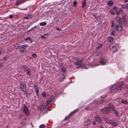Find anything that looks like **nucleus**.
Returning <instances> with one entry per match:
<instances>
[{
    "label": "nucleus",
    "instance_id": "1",
    "mask_svg": "<svg viewBox=\"0 0 128 128\" xmlns=\"http://www.w3.org/2000/svg\"><path fill=\"white\" fill-rule=\"evenodd\" d=\"M123 83V82H121L118 83L112 86L110 89L112 92L114 90H116L117 92L122 90V87L124 84Z\"/></svg>",
    "mask_w": 128,
    "mask_h": 128
},
{
    "label": "nucleus",
    "instance_id": "2",
    "mask_svg": "<svg viewBox=\"0 0 128 128\" xmlns=\"http://www.w3.org/2000/svg\"><path fill=\"white\" fill-rule=\"evenodd\" d=\"M126 15L125 14H122V18H120L118 16H116V21L119 23V24H121L124 26H126V25L127 22L126 21Z\"/></svg>",
    "mask_w": 128,
    "mask_h": 128
},
{
    "label": "nucleus",
    "instance_id": "3",
    "mask_svg": "<svg viewBox=\"0 0 128 128\" xmlns=\"http://www.w3.org/2000/svg\"><path fill=\"white\" fill-rule=\"evenodd\" d=\"M110 106L108 107H105L102 108L100 110V112L103 114H106L109 113V111H110Z\"/></svg>",
    "mask_w": 128,
    "mask_h": 128
},
{
    "label": "nucleus",
    "instance_id": "4",
    "mask_svg": "<svg viewBox=\"0 0 128 128\" xmlns=\"http://www.w3.org/2000/svg\"><path fill=\"white\" fill-rule=\"evenodd\" d=\"M110 110H112L114 112L116 116L119 117V114L118 111L114 108V106L112 104L110 106Z\"/></svg>",
    "mask_w": 128,
    "mask_h": 128
},
{
    "label": "nucleus",
    "instance_id": "5",
    "mask_svg": "<svg viewBox=\"0 0 128 128\" xmlns=\"http://www.w3.org/2000/svg\"><path fill=\"white\" fill-rule=\"evenodd\" d=\"M23 111L24 113L27 116H29L30 115V112L27 106L24 105L23 108Z\"/></svg>",
    "mask_w": 128,
    "mask_h": 128
},
{
    "label": "nucleus",
    "instance_id": "6",
    "mask_svg": "<svg viewBox=\"0 0 128 128\" xmlns=\"http://www.w3.org/2000/svg\"><path fill=\"white\" fill-rule=\"evenodd\" d=\"M44 103V102H41L40 105L38 107V110L42 111L44 110L48 106H46L45 104L43 105Z\"/></svg>",
    "mask_w": 128,
    "mask_h": 128
},
{
    "label": "nucleus",
    "instance_id": "7",
    "mask_svg": "<svg viewBox=\"0 0 128 128\" xmlns=\"http://www.w3.org/2000/svg\"><path fill=\"white\" fill-rule=\"evenodd\" d=\"M79 109H76L73 112H71V113L69 114V115L68 116H66L64 119V120H68L70 118V117L73 114H74L76 112L78 111L79 110Z\"/></svg>",
    "mask_w": 128,
    "mask_h": 128
},
{
    "label": "nucleus",
    "instance_id": "8",
    "mask_svg": "<svg viewBox=\"0 0 128 128\" xmlns=\"http://www.w3.org/2000/svg\"><path fill=\"white\" fill-rule=\"evenodd\" d=\"M28 46L27 45L24 44L23 45L19 46L18 47V48L19 49H23L22 50H20V52H22L24 50V49L26 48Z\"/></svg>",
    "mask_w": 128,
    "mask_h": 128
},
{
    "label": "nucleus",
    "instance_id": "9",
    "mask_svg": "<svg viewBox=\"0 0 128 128\" xmlns=\"http://www.w3.org/2000/svg\"><path fill=\"white\" fill-rule=\"evenodd\" d=\"M20 87L22 90H26V85L24 84V82H22L21 84H20Z\"/></svg>",
    "mask_w": 128,
    "mask_h": 128
},
{
    "label": "nucleus",
    "instance_id": "10",
    "mask_svg": "<svg viewBox=\"0 0 128 128\" xmlns=\"http://www.w3.org/2000/svg\"><path fill=\"white\" fill-rule=\"evenodd\" d=\"M109 48L113 52H115L117 50L116 47L114 46L110 45L109 46Z\"/></svg>",
    "mask_w": 128,
    "mask_h": 128
},
{
    "label": "nucleus",
    "instance_id": "11",
    "mask_svg": "<svg viewBox=\"0 0 128 128\" xmlns=\"http://www.w3.org/2000/svg\"><path fill=\"white\" fill-rule=\"evenodd\" d=\"M103 118L104 120L108 124H110L111 121H112V120H110L106 116L104 117Z\"/></svg>",
    "mask_w": 128,
    "mask_h": 128
},
{
    "label": "nucleus",
    "instance_id": "12",
    "mask_svg": "<svg viewBox=\"0 0 128 128\" xmlns=\"http://www.w3.org/2000/svg\"><path fill=\"white\" fill-rule=\"evenodd\" d=\"M96 120L99 123H101L102 122V120L100 117L98 116H96L95 117Z\"/></svg>",
    "mask_w": 128,
    "mask_h": 128
},
{
    "label": "nucleus",
    "instance_id": "13",
    "mask_svg": "<svg viewBox=\"0 0 128 128\" xmlns=\"http://www.w3.org/2000/svg\"><path fill=\"white\" fill-rule=\"evenodd\" d=\"M100 62V64L102 65H105L106 64V62L104 59L103 58L101 59Z\"/></svg>",
    "mask_w": 128,
    "mask_h": 128
},
{
    "label": "nucleus",
    "instance_id": "14",
    "mask_svg": "<svg viewBox=\"0 0 128 128\" xmlns=\"http://www.w3.org/2000/svg\"><path fill=\"white\" fill-rule=\"evenodd\" d=\"M25 0H20V1L18 0L16 3V5H18L19 4L24 2H25Z\"/></svg>",
    "mask_w": 128,
    "mask_h": 128
},
{
    "label": "nucleus",
    "instance_id": "15",
    "mask_svg": "<svg viewBox=\"0 0 128 128\" xmlns=\"http://www.w3.org/2000/svg\"><path fill=\"white\" fill-rule=\"evenodd\" d=\"M114 4L112 0H109L108 2L107 3V5L108 6H112Z\"/></svg>",
    "mask_w": 128,
    "mask_h": 128
},
{
    "label": "nucleus",
    "instance_id": "16",
    "mask_svg": "<svg viewBox=\"0 0 128 128\" xmlns=\"http://www.w3.org/2000/svg\"><path fill=\"white\" fill-rule=\"evenodd\" d=\"M90 123V121L89 120H87L84 124V126H86L89 125Z\"/></svg>",
    "mask_w": 128,
    "mask_h": 128
},
{
    "label": "nucleus",
    "instance_id": "17",
    "mask_svg": "<svg viewBox=\"0 0 128 128\" xmlns=\"http://www.w3.org/2000/svg\"><path fill=\"white\" fill-rule=\"evenodd\" d=\"M82 7L84 8L86 6V0H84L82 2Z\"/></svg>",
    "mask_w": 128,
    "mask_h": 128
},
{
    "label": "nucleus",
    "instance_id": "18",
    "mask_svg": "<svg viewBox=\"0 0 128 128\" xmlns=\"http://www.w3.org/2000/svg\"><path fill=\"white\" fill-rule=\"evenodd\" d=\"M51 100L49 99L46 102L45 104L46 106H48V105H49L51 102Z\"/></svg>",
    "mask_w": 128,
    "mask_h": 128
},
{
    "label": "nucleus",
    "instance_id": "19",
    "mask_svg": "<svg viewBox=\"0 0 128 128\" xmlns=\"http://www.w3.org/2000/svg\"><path fill=\"white\" fill-rule=\"evenodd\" d=\"M32 16L31 15L29 14L27 16L24 17V18L27 20L32 18Z\"/></svg>",
    "mask_w": 128,
    "mask_h": 128
},
{
    "label": "nucleus",
    "instance_id": "20",
    "mask_svg": "<svg viewBox=\"0 0 128 128\" xmlns=\"http://www.w3.org/2000/svg\"><path fill=\"white\" fill-rule=\"evenodd\" d=\"M121 100V103L124 104H127L128 103V102L126 100H123L122 99H120Z\"/></svg>",
    "mask_w": 128,
    "mask_h": 128
},
{
    "label": "nucleus",
    "instance_id": "21",
    "mask_svg": "<svg viewBox=\"0 0 128 128\" xmlns=\"http://www.w3.org/2000/svg\"><path fill=\"white\" fill-rule=\"evenodd\" d=\"M111 32H110V34L112 36H114V30L113 29H112L110 30Z\"/></svg>",
    "mask_w": 128,
    "mask_h": 128
},
{
    "label": "nucleus",
    "instance_id": "22",
    "mask_svg": "<svg viewBox=\"0 0 128 128\" xmlns=\"http://www.w3.org/2000/svg\"><path fill=\"white\" fill-rule=\"evenodd\" d=\"M114 39L113 38L111 37H109L108 39V41L109 42H113Z\"/></svg>",
    "mask_w": 128,
    "mask_h": 128
},
{
    "label": "nucleus",
    "instance_id": "23",
    "mask_svg": "<svg viewBox=\"0 0 128 128\" xmlns=\"http://www.w3.org/2000/svg\"><path fill=\"white\" fill-rule=\"evenodd\" d=\"M102 45L100 43L98 44V46L96 50H98L100 48L102 47Z\"/></svg>",
    "mask_w": 128,
    "mask_h": 128
},
{
    "label": "nucleus",
    "instance_id": "24",
    "mask_svg": "<svg viewBox=\"0 0 128 128\" xmlns=\"http://www.w3.org/2000/svg\"><path fill=\"white\" fill-rule=\"evenodd\" d=\"M112 125V126H118V124L117 123L114 122L112 123H110Z\"/></svg>",
    "mask_w": 128,
    "mask_h": 128
},
{
    "label": "nucleus",
    "instance_id": "25",
    "mask_svg": "<svg viewBox=\"0 0 128 128\" xmlns=\"http://www.w3.org/2000/svg\"><path fill=\"white\" fill-rule=\"evenodd\" d=\"M46 24V22H44L40 23V26H45Z\"/></svg>",
    "mask_w": 128,
    "mask_h": 128
},
{
    "label": "nucleus",
    "instance_id": "26",
    "mask_svg": "<svg viewBox=\"0 0 128 128\" xmlns=\"http://www.w3.org/2000/svg\"><path fill=\"white\" fill-rule=\"evenodd\" d=\"M23 68L24 69V70L26 71H28L29 70L27 68V67H26L25 66H23Z\"/></svg>",
    "mask_w": 128,
    "mask_h": 128
},
{
    "label": "nucleus",
    "instance_id": "27",
    "mask_svg": "<svg viewBox=\"0 0 128 128\" xmlns=\"http://www.w3.org/2000/svg\"><path fill=\"white\" fill-rule=\"evenodd\" d=\"M61 71L63 72H65L66 71V68L64 67H62L61 68Z\"/></svg>",
    "mask_w": 128,
    "mask_h": 128
},
{
    "label": "nucleus",
    "instance_id": "28",
    "mask_svg": "<svg viewBox=\"0 0 128 128\" xmlns=\"http://www.w3.org/2000/svg\"><path fill=\"white\" fill-rule=\"evenodd\" d=\"M118 29L120 30H122V25L121 24H119L118 25Z\"/></svg>",
    "mask_w": 128,
    "mask_h": 128
},
{
    "label": "nucleus",
    "instance_id": "29",
    "mask_svg": "<svg viewBox=\"0 0 128 128\" xmlns=\"http://www.w3.org/2000/svg\"><path fill=\"white\" fill-rule=\"evenodd\" d=\"M36 92L38 96H39V89L37 88L36 89Z\"/></svg>",
    "mask_w": 128,
    "mask_h": 128
},
{
    "label": "nucleus",
    "instance_id": "30",
    "mask_svg": "<svg viewBox=\"0 0 128 128\" xmlns=\"http://www.w3.org/2000/svg\"><path fill=\"white\" fill-rule=\"evenodd\" d=\"M74 64L76 66H78V65H80V63L79 61H77V62H76L74 63Z\"/></svg>",
    "mask_w": 128,
    "mask_h": 128
},
{
    "label": "nucleus",
    "instance_id": "31",
    "mask_svg": "<svg viewBox=\"0 0 128 128\" xmlns=\"http://www.w3.org/2000/svg\"><path fill=\"white\" fill-rule=\"evenodd\" d=\"M86 65V64H81L79 66V67L80 68L83 67L84 66Z\"/></svg>",
    "mask_w": 128,
    "mask_h": 128
},
{
    "label": "nucleus",
    "instance_id": "32",
    "mask_svg": "<svg viewBox=\"0 0 128 128\" xmlns=\"http://www.w3.org/2000/svg\"><path fill=\"white\" fill-rule=\"evenodd\" d=\"M40 128H46L44 124H42L40 125Z\"/></svg>",
    "mask_w": 128,
    "mask_h": 128
},
{
    "label": "nucleus",
    "instance_id": "33",
    "mask_svg": "<svg viewBox=\"0 0 128 128\" xmlns=\"http://www.w3.org/2000/svg\"><path fill=\"white\" fill-rule=\"evenodd\" d=\"M118 12L120 14H122L123 12V10L121 8H119L118 9Z\"/></svg>",
    "mask_w": 128,
    "mask_h": 128
},
{
    "label": "nucleus",
    "instance_id": "34",
    "mask_svg": "<svg viewBox=\"0 0 128 128\" xmlns=\"http://www.w3.org/2000/svg\"><path fill=\"white\" fill-rule=\"evenodd\" d=\"M77 4V2L76 1H74L73 2V5L76 6Z\"/></svg>",
    "mask_w": 128,
    "mask_h": 128
},
{
    "label": "nucleus",
    "instance_id": "35",
    "mask_svg": "<svg viewBox=\"0 0 128 128\" xmlns=\"http://www.w3.org/2000/svg\"><path fill=\"white\" fill-rule=\"evenodd\" d=\"M27 40H32V39L30 37H27L25 39V41Z\"/></svg>",
    "mask_w": 128,
    "mask_h": 128
},
{
    "label": "nucleus",
    "instance_id": "36",
    "mask_svg": "<svg viewBox=\"0 0 128 128\" xmlns=\"http://www.w3.org/2000/svg\"><path fill=\"white\" fill-rule=\"evenodd\" d=\"M114 28L115 30H116V31H117L118 30V25H116L115 26Z\"/></svg>",
    "mask_w": 128,
    "mask_h": 128
},
{
    "label": "nucleus",
    "instance_id": "37",
    "mask_svg": "<svg viewBox=\"0 0 128 128\" xmlns=\"http://www.w3.org/2000/svg\"><path fill=\"white\" fill-rule=\"evenodd\" d=\"M126 6L125 4H122V7L123 8L125 9L126 8Z\"/></svg>",
    "mask_w": 128,
    "mask_h": 128
},
{
    "label": "nucleus",
    "instance_id": "38",
    "mask_svg": "<svg viewBox=\"0 0 128 128\" xmlns=\"http://www.w3.org/2000/svg\"><path fill=\"white\" fill-rule=\"evenodd\" d=\"M42 95L43 96L45 97L46 96V93L45 92H44L42 93Z\"/></svg>",
    "mask_w": 128,
    "mask_h": 128
},
{
    "label": "nucleus",
    "instance_id": "39",
    "mask_svg": "<svg viewBox=\"0 0 128 128\" xmlns=\"http://www.w3.org/2000/svg\"><path fill=\"white\" fill-rule=\"evenodd\" d=\"M120 99H121L120 98H118L116 100L118 102L120 103V102H121V100H120Z\"/></svg>",
    "mask_w": 128,
    "mask_h": 128
},
{
    "label": "nucleus",
    "instance_id": "40",
    "mask_svg": "<svg viewBox=\"0 0 128 128\" xmlns=\"http://www.w3.org/2000/svg\"><path fill=\"white\" fill-rule=\"evenodd\" d=\"M25 90H22V91L26 95L27 94V92Z\"/></svg>",
    "mask_w": 128,
    "mask_h": 128
},
{
    "label": "nucleus",
    "instance_id": "41",
    "mask_svg": "<svg viewBox=\"0 0 128 128\" xmlns=\"http://www.w3.org/2000/svg\"><path fill=\"white\" fill-rule=\"evenodd\" d=\"M37 88H38V85L37 84H34V88L35 89H36Z\"/></svg>",
    "mask_w": 128,
    "mask_h": 128
},
{
    "label": "nucleus",
    "instance_id": "42",
    "mask_svg": "<svg viewBox=\"0 0 128 128\" xmlns=\"http://www.w3.org/2000/svg\"><path fill=\"white\" fill-rule=\"evenodd\" d=\"M84 60L83 59H82L81 60H80L79 61V62L80 63V64H81V63H82L83 62Z\"/></svg>",
    "mask_w": 128,
    "mask_h": 128
},
{
    "label": "nucleus",
    "instance_id": "43",
    "mask_svg": "<svg viewBox=\"0 0 128 128\" xmlns=\"http://www.w3.org/2000/svg\"><path fill=\"white\" fill-rule=\"evenodd\" d=\"M36 56V54H32V56L33 58L35 57Z\"/></svg>",
    "mask_w": 128,
    "mask_h": 128
},
{
    "label": "nucleus",
    "instance_id": "44",
    "mask_svg": "<svg viewBox=\"0 0 128 128\" xmlns=\"http://www.w3.org/2000/svg\"><path fill=\"white\" fill-rule=\"evenodd\" d=\"M13 16L12 15H10L9 16V17L10 18H13Z\"/></svg>",
    "mask_w": 128,
    "mask_h": 128
},
{
    "label": "nucleus",
    "instance_id": "45",
    "mask_svg": "<svg viewBox=\"0 0 128 128\" xmlns=\"http://www.w3.org/2000/svg\"><path fill=\"white\" fill-rule=\"evenodd\" d=\"M116 14L117 15H119V12H118V11L117 10H116Z\"/></svg>",
    "mask_w": 128,
    "mask_h": 128
},
{
    "label": "nucleus",
    "instance_id": "46",
    "mask_svg": "<svg viewBox=\"0 0 128 128\" xmlns=\"http://www.w3.org/2000/svg\"><path fill=\"white\" fill-rule=\"evenodd\" d=\"M110 13L112 15H114L115 14V13L114 11H112V12H110Z\"/></svg>",
    "mask_w": 128,
    "mask_h": 128
},
{
    "label": "nucleus",
    "instance_id": "47",
    "mask_svg": "<svg viewBox=\"0 0 128 128\" xmlns=\"http://www.w3.org/2000/svg\"><path fill=\"white\" fill-rule=\"evenodd\" d=\"M113 9L114 10H117V8L116 6H114L113 7Z\"/></svg>",
    "mask_w": 128,
    "mask_h": 128
},
{
    "label": "nucleus",
    "instance_id": "48",
    "mask_svg": "<svg viewBox=\"0 0 128 128\" xmlns=\"http://www.w3.org/2000/svg\"><path fill=\"white\" fill-rule=\"evenodd\" d=\"M40 38H45V37H44L43 35H42L40 36Z\"/></svg>",
    "mask_w": 128,
    "mask_h": 128
},
{
    "label": "nucleus",
    "instance_id": "49",
    "mask_svg": "<svg viewBox=\"0 0 128 128\" xmlns=\"http://www.w3.org/2000/svg\"><path fill=\"white\" fill-rule=\"evenodd\" d=\"M29 70H28V71H26L27 72V74H28L30 75L31 74V73L29 72Z\"/></svg>",
    "mask_w": 128,
    "mask_h": 128
},
{
    "label": "nucleus",
    "instance_id": "50",
    "mask_svg": "<svg viewBox=\"0 0 128 128\" xmlns=\"http://www.w3.org/2000/svg\"><path fill=\"white\" fill-rule=\"evenodd\" d=\"M126 7L127 10H128V3L126 4Z\"/></svg>",
    "mask_w": 128,
    "mask_h": 128
},
{
    "label": "nucleus",
    "instance_id": "51",
    "mask_svg": "<svg viewBox=\"0 0 128 128\" xmlns=\"http://www.w3.org/2000/svg\"><path fill=\"white\" fill-rule=\"evenodd\" d=\"M112 25H111V27H112L113 28L114 27V23H113V22L112 21Z\"/></svg>",
    "mask_w": 128,
    "mask_h": 128
},
{
    "label": "nucleus",
    "instance_id": "52",
    "mask_svg": "<svg viewBox=\"0 0 128 128\" xmlns=\"http://www.w3.org/2000/svg\"><path fill=\"white\" fill-rule=\"evenodd\" d=\"M103 102V100L100 101L99 102V103L100 104H101Z\"/></svg>",
    "mask_w": 128,
    "mask_h": 128
},
{
    "label": "nucleus",
    "instance_id": "53",
    "mask_svg": "<svg viewBox=\"0 0 128 128\" xmlns=\"http://www.w3.org/2000/svg\"><path fill=\"white\" fill-rule=\"evenodd\" d=\"M113 43L112 42H110V44L109 46H110V45L112 46V45H113Z\"/></svg>",
    "mask_w": 128,
    "mask_h": 128
},
{
    "label": "nucleus",
    "instance_id": "54",
    "mask_svg": "<svg viewBox=\"0 0 128 128\" xmlns=\"http://www.w3.org/2000/svg\"><path fill=\"white\" fill-rule=\"evenodd\" d=\"M48 33H47V34H44V35H43L44 36H46L47 35H48Z\"/></svg>",
    "mask_w": 128,
    "mask_h": 128
},
{
    "label": "nucleus",
    "instance_id": "55",
    "mask_svg": "<svg viewBox=\"0 0 128 128\" xmlns=\"http://www.w3.org/2000/svg\"><path fill=\"white\" fill-rule=\"evenodd\" d=\"M93 124L94 125L96 124V122H93Z\"/></svg>",
    "mask_w": 128,
    "mask_h": 128
},
{
    "label": "nucleus",
    "instance_id": "56",
    "mask_svg": "<svg viewBox=\"0 0 128 128\" xmlns=\"http://www.w3.org/2000/svg\"><path fill=\"white\" fill-rule=\"evenodd\" d=\"M58 30V31H60L61 30V29L60 28H57L56 29Z\"/></svg>",
    "mask_w": 128,
    "mask_h": 128
},
{
    "label": "nucleus",
    "instance_id": "57",
    "mask_svg": "<svg viewBox=\"0 0 128 128\" xmlns=\"http://www.w3.org/2000/svg\"><path fill=\"white\" fill-rule=\"evenodd\" d=\"M128 2V0H126L124 1L125 2Z\"/></svg>",
    "mask_w": 128,
    "mask_h": 128
},
{
    "label": "nucleus",
    "instance_id": "58",
    "mask_svg": "<svg viewBox=\"0 0 128 128\" xmlns=\"http://www.w3.org/2000/svg\"><path fill=\"white\" fill-rule=\"evenodd\" d=\"M76 68H80V67H79V65L76 66Z\"/></svg>",
    "mask_w": 128,
    "mask_h": 128
},
{
    "label": "nucleus",
    "instance_id": "59",
    "mask_svg": "<svg viewBox=\"0 0 128 128\" xmlns=\"http://www.w3.org/2000/svg\"><path fill=\"white\" fill-rule=\"evenodd\" d=\"M2 63H0V68L2 66Z\"/></svg>",
    "mask_w": 128,
    "mask_h": 128
},
{
    "label": "nucleus",
    "instance_id": "60",
    "mask_svg": "<svg viewBox=\"0 0 128 128\" xmlns=\"http://www.w3.org/2000/svg\"><path fill=\"white\" fill-rule=\"evenodd\" d=\"M88 107H87V108H85V110H88Z\"/></svg>",
    "mask_w": 128,
    "mask_h": 128
},
{
    "label": "nucleus",
    "instance_id": "61",
    "mask_svg": "<svg viewBox=\"0 0 128 128\" xmlns=\"http://www.w3.org/2000/svg\"><path fill=\"white\" fill-rule=\"evenodd\" d=\"M100 127L101 128H104L102 126V125H100Z\"/></svg>",
    "mask_w": 128,
    "mask_h": 128
},
{
    "label": "nucleus",
    "instance_id": "62",
    "mask_svg": "<svg viewBox=\"0 0 128 128\" xmlns=\"http://www.w3.org/2000/svg\"><path fill=\"white\" fill-rule=\"evenodd\" d=\"M8 128V126H6L5 127V128Z\"/></svg>",
    "mask_w": 128,
    "mask_h": 128
},
{
    "label": "nucleus",
    "instance_id": "63",
    "mask_svg": "<svg viewBox=\"0 0 128 128\" xmlns=\"http://www.w3.org/2000/svg\"><path fill=\"white\" fill-rule=\"evenodd\" d=\"M27 118H24V119L25 120H26L27 119Z\"/></svg>",
    "mask_w": 128,
    "mask_h": 128
},
{
    "label": "nucleus",
    "instance_id": "64",
    "mask_svg": "<svg viewBox=\"0 0 128 128\" xmlns=\"http://www.w3.org/2000/svg\"><path fill=\"white\" fill-rule=\"evenodd\" d=\"M36 26H35L34 27H33V28H36Z\"/></svg>",
    "mask_w": 128,
    "mask_h": 128
}]
</instances>
